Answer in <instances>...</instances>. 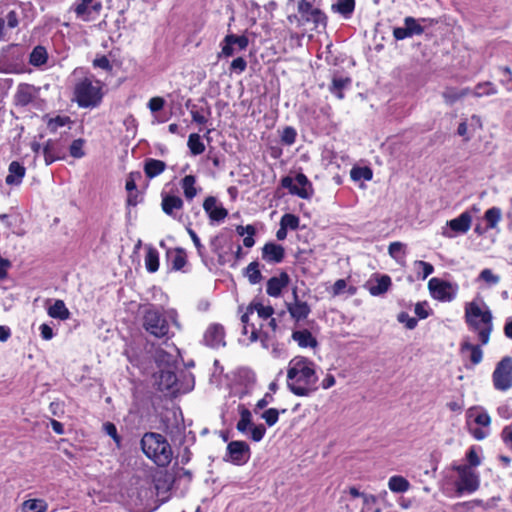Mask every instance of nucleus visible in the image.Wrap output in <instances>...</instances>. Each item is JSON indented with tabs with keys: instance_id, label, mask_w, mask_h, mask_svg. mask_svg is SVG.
Instances as JSON below:
<instances>
[{
	"instance_id": "obj_55",
	"label": "nucleus",
	"mask_w": 512,
	"mask_h": 512,
	"mask_svg": "<svg viewBox=\"0 0 512 512\" xmlns=\"http://www.w3.org/2000/svg\"><path fill=\"white\" fill-rule=\"evenodd\" d=\"M296 131L292 127H286L281 135V141L286 145H292L296 140Z\"/></svg>"
},
{
	"instance_id": "obj_33",
	"label": "nucleus",
	"mask_w": 512,
	"mask_h": 512,
	"mask_svg": "<svg viewBox=\"0 0 512 512\" xmlns=\"http://www.w3.org/2000/svg\"><path fill=\"white\" fill-rule=\"evenodd\" d=\"M195 184L196 178L193 175H186L181 180V187L186 199L192 200L197 195L198 189L196 188Z\"/></svg>"
},
{
	"instance_id": "obj_32",
	"label": "nucleus",
	"mask_w": 512,
	"mask_h": 512,
	"mask_svg": "<svg viewBox=\"0 0 512 512\" xmlns=\"http://www.w3.org/2000/svg\"><path fill=\"white\" fill-rule=\"evenodd\" d=\"M48 504L44 499H28L21 505V512H46Z\"/></svg>"
},
{
	"instance_id": "obj_54",
	"label": "nucleus",
	"mask_w": 512,
	"mask_h": 512,
	"mask_svg": "<svg viewBox=\"0 0 512 512\" xmlns=\"http://www.w3.org/2000/svg\"><path fill=\"white\" fill-rule=\"evenodd\" d=\"M70 122L69 117L67 116H57L55 118L49 119L47 122V127L50 131L55 132L59 127H62Z\"/></svg>"
},
{
	"instance_id": "obj_42",
	"label": "nucleus",
	"mask_w": 512,
	"mask_h": 512,
	"mask_svg": "<svg viewBox=\"0 0 512 512\" xmlns=\"http://www.w3.org/2000/svg\"><path fill=\"white\" fill-rule=\"evenodd\" d=\"M350 84L349 78L334 77L332 80L331 92L336 94L339 99L343 98L342 89Z\"/></svg>"
},
{
	"instance_id": "obj_2",
	"label": "nucleus",
	"mask_w": 512,
	"mask_h": 512,
	"mask_svg": "<svg viewBox=\"0 0 512 512\" xmlns=\"http://www.w3.org/2000/svg\"><path fill=\"white\" fill-rule=\"evenodd\" d=\"M492 320L491 310L483 301L473 300L465 304V321L469 329L478 335L481 345L489 343Z\"/></svg>"
},
{
	"instance_id": "obj_62",
	"label": "nucleus",
	"mask_w": 512,
	"mask_h": 512,
	"mask_svg": "<svg viewBox=\"0 0 512 512\" xmlns=\"http://www.w3.org/2000/svg\"><path fill=\"white\" fill-rule=\"evenodd\" d=\"M186 264L185 255L182 253V251H177L172 259V267L175 270H180L183 268Z\"/></svg>"
},
{
	"instance_id": "obj_30",
	"label": "nucleus",
	"mask_w": 512,
	"mask_h": 512,
	"mask_svg": "<svg viewBox=\"0 0 512 512\" xmlns=\"http://www.w3.org/2000/svg\"><path fill=\"white\" fill-rule=\"evenodd\" d=\"M467 417L473 419L476 424L482 427H488L491 423L489 414L477 407L470 408L467 412Z\"/></svg>"
},
{
	"instance_id": "obj_28",
	"label": "nucleus",
	"mask_w": 512,
	"mask_h": 512,
	"mask_svg": "<svg viewBox=\"0 0 512 512\" xmlns=\"http://www.w3.org/2000/svg\"><path fill=\"white\" fill-rule=\"evenodd\" d=\"M165 168V162L157 159H148L144 165V171L148 178H154L160 175Z\"/></svg>"
},
{
	"instance_id": "obj_40",
	"label": "nucleus",
	"mask_w": 512,
	"mask_h": 512,
	"mask_svg": "<svg viewBox=\"0 0 512 512\" xmlns=\"http://www.w3.org/2000/svg\"><path fill=\"white\" fill-rule=\"evenodd\" d=\"M190 113L194 122L198 124H205L208 121L210 110L208 107H201L198 109L196 106H193Z\"/></svg>"
},
{
	"instance_id": "obj_11",
	"label": "nucleus",
	"mask_w": 512,
	"mask_h": 512,
	"mask_svg": "<svg viewBox=\"0 0 512 512\" xmlns=\"http://www.w3.org/2000/svg\"><path fill=\"white\" fill-rule=\"evenodd\" d=\"M472 224V216L469 212L461 213L457 218L447 221L442 229V235L446 238H453L457 234H465L469 231Z\"/></svg>"
},
{
	"instance_id": "obj_8",
	"label": "nucleus",
	"mask_w": 512,
	"mask_h": 512,
	"mask_svg": "<svg viewBox=\"0 0 512 512\" xmlns=\"http://www.w3.org/2000/svg\"><path fill=\"white\" fill-rule=\"evenodd\" d=\"M282 186L289 190L291 194H295L303 199H309L313 195V188L308 178L299 173L295 178L284 177L282 179Z\"/></svg>"
},
{
	"instance_id": "obj_47",
	"label": "nucleus",
	"mask_w": 512,
	"mask_h": 512,
	"mask_svg": "<svg viewBox=\"0 0 512 512\" xmlns=\"http://www.w3.org/2000/svg\"><path fill=\"white\" fill-rule=\"evenodd\" d=\"M478 280L492 286L497 285L500 282V276L494 274L491 269H483L478 276Z\"/></svg>"
},
{
	"instance_id": "obj_52",
	"label": "nucleus",
	"mask_w": 512,
	"mask_h": 512,
	"mask_svg": "<svg viewBox=\"0 0 512 512\" xmlns=\"http://www.w3.org/2000/svg\"><path fill=\"white\" fill-rule=\"evenodd\" d=\"M280 224L287 229L296 230L299 226V218L294 214H284L281 218Z\"/></svg>"
},
{
	"instance_id": "obj_26",
	"label": "nucleus",
	"mask_w": 512,
	"mask_h": 512,
	"mask_svg": "<svg viewBox=\"0 0 512 512\" xmlns=\"http://www.w3.org/2000/svg\"><path fill=\"white\" fill-rule=\"evenodd\" d=\"M391 286V278L387 275H383L375 280V282H370L368 286V290L371 295L379 296L388 291Z\"/></svg>"
},
{
	"instance_id": "obj_24",
	"label": "nucleus",
	"mask_w": 512,
	"mask_h": 512,
	"mask_svg": "<svg viewBox=\"0 0 512 512\" xmlns=\"http://www.w3.org/2000/svg\"><path fill=\"white\" fill-rule=\"evenodd\" d=\"M26 169L17 161L10 163L8 168V175L6 176L5 182L8 185H19L25 176Z\"/></svg>"
},
{
	"instance_id": "obj_29",
	"label": "nucleus",
	"mask_w": 512,
	"mask_h": 512,
	"mask_svg": "<svg viewBox=\"0 0 512 512\" xmlns=\"http://www.w3.org/2000/svg\"><path fill=\"white\" fill-rule=\"evenodd\" d=\"M48 315L52 318L67 320L70 317V312L64 301L56 300L54 304L48 308Z\"/></svg>"
},
{
	"instance_id": "obj_12",
	"label": "nucleus",
	"mask_w": 512,
	"mask_h": 512,
	"mask_svg": "<svg viewBox=\"0 0 512 512\" xmlns=\"http://www.w3.org/2000/svg\"><path fill=\"white\" fill-rule=\"evenodd\" d=\"M102 4L99 0H78L72 6L76 17L82 21H91L99 15Z\"/></svg>"
},
{
	"instance_id": "obj_59",
	"label": "nucleus",
	"mask_w": 512,
	"mask_h": 512,
	"mask_svg": "<svg viewBox=\"0 0 512 512\" xmlns=\"http://www.w3.org/2000/svg\"><path fill=\"white\" fill-rule=\"evenodd\" d=\"M414 266L422 269L421 278L423 280L426 279L429 275H431L434 272V267L430 263L422 261V260L415 261Z\"/></svg>"
},
{
	"instance_id": "obj_53",
	"label": "nucleus",
	"mask_w": 512,
	"mask_h": 512,
	"mask_svg": "<svg viewBox=\"0 0 512 512\" xmlns=\"http://www.w3.org/2000/svg\"><path fill=\"white\" fill-rule=\"evenodd\" d=\"M261 418L265 420L268 426H273L279 419V411L275 408L267 409L261 414Z\"/></svg>"
},
{
	"instance_id": "obj_58",
	"label": "nucleus",
	"mask_w": 512,
	"mask_h": 512,
	"mask_svg": "<svg viewBox=\"0 0 512 512\" xmlns=\"http://www.w3.org/2000/svg\"><path fill=\"white\" fill-rule=\"evenodd\" d=\"M397 319L400 323L404 324L408 329H414L417 325V320L410 317L408 313L401 312L398 314Z\"/></svg>"
},
{
	"instance_id": "obj_46",
	"label": "nucleus",
	"mask_w": 512,
	"mask_h": 512,
	"mask_svg": "<svg viewBox=\"0 0 512 512\" xmlns=\"http://www.w3.org/2000/svg\"><path fill=\"white\" fill-rule=\"evenodd\" d=\"M177 381L176 375L170 371H163L160 374V389H170Z\"/></svg>"
},
{
	"instance_id": "obj_63",
	"label": "nucleus",
	"mask_w": 512,
	"mask_h": 512,
	"mask_svg": "<svg viewBox=\"0 0 512 512\" xmlns=\"http://www.w3.org/2000/svg\"><path fill=\"white\" fill-rule=\"evenodd\" d=\"M354 0H340L337 8L342 14H349L354 10Z\"/></svg>"
},
{
	"instance_id": "obj_25",
	"label": "nucleus",
	"mask_w": 512,
	"mask_h": 512,
	"mask_svg": "<svg viewBox=\"0 0 512 512\" xmlns=\"http://www.w3.org/2000/svg\"><path fill=\"white\" fill-rule=\"evenodd\" d=\"M288 282L289 276L286 273H281L279 277L270 278L267 282V294L272 297H278Z\"/></svg>"
},
{
	"instance_id": "obj_22",
	"label": "nucleus",
	"mask_w": 512,
	"mask_h": 512,
	"mask_svg": "<svg viewBox=\"0 0 512 512\" xmlns=\"http://www.w3.org/2000/svg\"><path fill=\"white\" fill-rule=\"evenodd\" d=\"M295 302L288 304L287 309L291 314L292 318L299 321L305 319L310 313V307L306 302L298 300L296 290L293 291Z\"/></svg>"
},
{
	"instance_id": "obj_1",
	"label": "nucleus",
	"mask_w": 512,
	"mask_h": 512,
	"mask_svg": "<svg viewBox=\"0 0 512 512\" xmlns=\"http://www.w3.org/2000/svg\"><path fill=\"white\" fill-rule=\"evenodd\" d=\"M318 376L313 361L296 356L290 360L287 369V386L297 396H309L317 390Z\"/></svg>"
},
{
	"instance_id": "obj_56",
	"label": "nucleus",
	"mask_w": 512,
	"mask_h": 512,
	"mask_svg": "<svg viewBox=\"0 0 512 512\" xmlns=\"http://www.w3.org/2000/svg\"><path fill=\"white\" fill-rule=\"evenodd\" d=\"M250 433V438L256 442L262 440V438L265 435L266 429L263 425H253L251 426L250 430L248 431Z\"/></svg>"
},
{
	"instance_id": "obj_18",
	"label": "nucleus",
	"mask_w": 512,
	"mask_h": 512,
	"mask_svg": "<svg viewBox=\"0 0 512 512\" xmlns=\"http://www.w3.org/2000/svg\"><path fill=\"white\" fill-rule=\"evenodd\" d=\"M203 209L211 221H222L228 215V211L213 196H209L204 200Z\"/></svg>"
},
{
	"instance_id": "obj_49",
	"label": "nucleus",
	"mask_w": 512,
	"mask_h": 512,
	"mask_svg": "<svg viewBox=\"0 0 512 512\" xmlns=\"http://www.w3.org/2000/svg\"><path fill=\"white\" fill-rule=\"evenodd\" d=\"M497 90L495 87L490 83H480L476 86L473 95L476 97H481L482 95H493L496 94Z\"/></svg>"
},
{
	"instance_id": "obj_16",
	"label": "nucleus",
	"mask_w": 512,
	"mask_h": 512,
	"mask_svg": "<svg viewBox=\"0 0 512 512\" xmlns=\"http://www.w3.org/2000/svg\"><path fill=\"white\" fill-rule=\"evenodd\" d=\"M39 89L33 85L23 83L20 84L14 95V103L17 106H27L37 97Z\"/></svg>"
},
{
	"instance_id": "obj_35",
	"label": "nucleus",
	"mask_w": 512,
	"mask_h": 512,
	"mask_svg": "<svg viewBox=\"0 0 512 512\" xmlns=\"http://www.w3.org/2000/svg\"><path fill=\"white\" fill-rule=\"evenodd\" d=\"M389 489L394 493H404L409 490L410 483L403 476H392L388 481Z\"/></svg>"
},
{
	"instance_id": "obj_36",
	"label": "nucleus",
	"mask_w": 512,
	"mask_h": 512,
	"mask_svg": "<svg viewBox=\"0 0 512 512\" xmlns=\"http://www.w3.org/2000/svg\"><path fill=\"white\" fill-rule=\"evenodd\" d=\"M145 266L146 269L154 273L159 268V253L153 247H148L145 255Z\"/></svg>"
},
{
	"instance_id": "obj_19",
	"label": "nucleus",
	"mask_w": 512,
	"mask_h": 512,
	"mask_svg": "<svg viewBox=\"0 0 512 512\" xmlns=\"http://www.w3.org/2000/svg\"><path fill=\"white\" fill-rule=\"evenodd\" d=\"M46 165H50L56 160L64 159L65 154L63 147L57 140H48L42 149Z\"/></svg>"
},
{
	"instance_id": "obj_15",
	"label": "nucleus",
	"mask_w": 512,
	"mask_h": 512,
	"mask_svg": "<svg viewBox=\"0 0 512 512\" xmlns=\"http://www.w3.org/2000/svg\"><path fill=\"white\" fill-rule=\"evenodd\" d=\"M482 120L477 115H472L469 119L461 121L457 128V134L468 142L477 130L482 129Z\"/></svg>"
},
{
	"instance_id": "obj_38",
	"label": "nucleus",
	"mask_w": 512,
	"mask_h": 512,
	"mask_svg": "<svg viewBox=\"0 0 512 512\" xmlns=\"http://www.w3.org/2000/svg\"><path fill=\"white\" fill-rule=\"evenodd\" d=\"M389 255L397 262H402L406 254V245L401 242H392L388 247Z\"/></svg>"
},
{
	"instance_id": "obj_45",
	"label": "nucleus",
	"mask_w": 512,
	"mask_h": 512,
	"mask_svg": "<svg viewBox=\"0 0 512 512\" xmlns=\"http://www.w3.org/2000/svg\"><path fill=\"white\" fill-rule=\"evenodd\" d=\"M253 425L250 411L243 410L241 412V418L237 423V429L242 433H247Z\"/></svg>"
},
{
	"instance_id": "obj_43",
	"label": "nucleus",
	"mask_w": 512,
	"mask_h": 512,
	"mask_svg": "<svg viewBox=\"0 0 512 512\" xmlns=\"http://www.w3.org/2000/svg\"><path fill=\"white\" fill-rule=\"evenodd\" d=\"M501 210L497 207H492L485 212V220L489 228H495L501 220Z\"/></svg>"
},
{
	"instance_id": "obj_39",
	"label": "nucleus",
	"mask_w": 512,
	"mask_h": 512,
	"mask_svg": "<svg viewBox=\"0 0 512 512\" xmlns=\"http://www.w3.org/2000/svg\"><path fill=\"white\" fill-rule=\"evenodd\" d=\"M187 144L193 155H199L205 151V145L202 143L200 136L196 133L189 136Z\"/></svg>"
},
{
	"instance_id": "obj_3",
	"label": "nucleus",
	"mask_w": 512,
	"mask_h": 512,
	"mask_svg": "<svg viewBox=\"0 0 512 512\" xmlns=\"http://www.w3.org/2000/svg\"><path fill=\"white\" fill-rule=\"evenodd\" d=\"M143 453L158 466H167L172 460V448L167 439L155 432H147L141 439Z\"/></svg>"
},
{
	"instance_id": "obj_21",
	"label": "nucleus",
	"mask_w": 512,
	"mask_h": 512,
	"mask_svg": "<svg viewBox=\"0 0 512 512\" xmlns=\"http://www.w3.org/2000/svg\"><path fill=\"white\" fill-rule=\"evenodd\" d=\"M183 200L175 195H164L162 197L161 207L164 213L177 218V213L183 208Z\"/></svg>"
},
{
	"instance_id": "obj_51",
	"label": "nucleus",
	"mask_w": 512,
	"mask_h": 512,
	"mask_svg": "<svg viewBox=\"0 0 512 512\" xmlns=\"http://www.w3.org/2000/svg\"><path fill=\"white\" fill-rule=\"evenodd\" d=\"M404 24L407 27L411 36L413 35H421L424 32L423 27L418 24L417 20L413 17H406L404 19Z\"/></svg>"
},
{
	"instance_id": "obj_61",
	"label": "nucleus",
	"mask_w": 512,
	"mask_h": 512,
	"mask_svg": "<svg viewBox=\"0 0 512 512\" xmlns=\"http://www.w3.org/2000/svg\"><path fill=\"white\" fill-rule=\"evenodd\" d=\"M247 67V62L244 58L238 57L231 62L230 69L236 73H242Z\"/></svg>"
},
{
	"instance_id": "obj_5",
	"label": "nucleus",
	"mask_w": 512,
	"mask_h": 512,
	"mask_svg": "<svg viewBox=\"0 0 512 512\" xmlns=\"http://www.w3.org/2000/svg\"><path fill=\"white\" fill-rule=\"evenodd\" d=\"M142 326L151 335L161 338L168 334L169 324L163 311L154 305H144L141 307Z\"/></svg>"
},
{
	"instance_id": "obj_60",
	"label": "nucleus",
	"mask_w": 512,
	"mask_h": 512,
	"mask_svg": "<svg viewBox=\"0 0 512 512\" xmlns=\"http://www.w3.org/2000/svg\"><path fill=\"white\" fill-rule=\"evenodd\" d=\"M351 177L354 180L363 178V179L369 181L372 179V171L369 168H362V169H358V170L353 169L351 171Z\"/></svg>"
},
{
	"instance_id": "obj_4",
	"label": "nucleus",
	"mask_w": 512,
	"mask_h": 512,
	"mask_svg": "<svg viewBox=\"0 0 512 512\" xmlns=\"http://www.w3.org/2000/svg\"><path fill=\"white\" fill-rule=\"evenodd\" d=\"M74 96L80 107H94L102 99V83L99 80L85 77L75 85Z\"/></svg>"
},
{
	"instance_id": "obj_44",
	"label": "nucleus",
	"mask_w": 512,
	"mask_h": 512,
	"mask_svg": "<svg viewBox=\"0 0 512 512\" xmlns=\"http://www.w3.org/2000/svg\"><path fill=\"white\" fill-rule=\"evenodd\" d=\"M246 276L251 284H257L261 281L262 275L257 262H251L246 268Z\"/></svg>"
},
{
	"instance_id": "obj_9",
	"label": "nucleus",
	"mask_w": 512,
	"mask_h": 512,
	"mask_svg": "<svg viewBox=\"0 0 512 512\" xmlns=\"http://www.w3.org/2000/svg\"><path fill=\"white\" fill-rule=\"evenodd\" d=\"M493 384L497 390L505 391L512 386V358H503L496 366L493 375Z\"/></svg>"
},
{
	"instance_id": "obj_37",
	"label": "nucleus",
	"mask_w": 512,
	"mask_h": 512,
	"mask_svg": "<svg viewBox=\"0 0 512 512\" xmlns=\"http://www.w3.org/2000/svg\"><path fill=\"white\" fill-rule=\"evenodd\" d=\"M461 350L462 352L466 350L470 351V360L474 365L479 364L482 361L483 352L479 345H474L465 341L462 343Z\"/></svg>"
},
{
	"instance_id": "obj_17",
	"label": "nucleus",
	"mask_w": 512,
	"mask_h": 512,
	"mask_svg": "<svg viewBox=\"0 0 512 512\" xmlns=\"http://www.w3.org/2000/svg\"><path fill=\"white\" fill-rule=\"evenodd\" d=\"M230 460L234 464H243L249 458V446L242 441H232L227 446Z\"/></svg>"
},
{
	"instance_id": "obj_27",
	"label": "nucleus",
	"mask_w": 512,
	"mask_h": 512,
	"mask_svg": "<svg viewBox=\"0 0 512 512\" xmlns=\"http://www.w3.org/2000/svg\"><path fill=\"white\" fill-rule=\"evenodd\" d=\"M292 338L298 343L300 347H316L317 341L308 330L295 331Z\"/></svg>"
},
{
	"instance_id": "obj_64",
	"label": "nucleus",
	"mask_w": 512,
	"mask_h": 512,
	"mask_svg": "<svg viewBox=\"0 0 512 512\" xmlns=\"http://www.w3.org/2000/svg\"><path fill=\"white\" fill-rule=\"evenodd\" d=\"M501 438L504 444L512 449V424L503 428Z\"/></svg>"
},
{
	"instance_id": "obj_57",
	"label": "nucleus",
	"mask_w": 512,
	"mask_h": 512,
	"mask_svg": "<svg viewBox=\"0 0 512 512\" xmlns=\"http://www.w3.org/2000/svg\"><path fill=\"white\" fill-rule=\"evenodd\" d=\"M103 430L105 431V433L107 435H109L110 437L113 438V440L115 441L117 446H120L121 439H120V437H119V435L117 433V428H116V426L113 423L106 422L103 425Z\"/></svg>"
},
{
	"instance_id": "obj_41",
	"label": "nucleus",
	"mask_w": 512,
	"mask_h": 512,
	"mask_svg": "<svg viewBox=\"0 0 512 512\" xmlns=\"http://www.w3.org/2000/svg\"><path fill=\"white\" fill-rule=\"evenodd\" d=\"M237 233L241 236H243L245 233L248 235L244 238L243 244L245 247L250 248L254 245V234H255V228L252 225L247 226H238L236 229Z\"/></svg>"
},
{
	"instance_id": "obj_50",
	"label": "nucleus",
	"mask_w": 512,
	"mask_h": 512,
	"mask_svg": "<svg viewBox=\"0 0 512 512\" xmlns=\"http://www.w3.org/2000/svg\"><path fill=\"white\" fill-rule=\"evenodd\" d=\"M84 143V140L80 138L74 140L69 147L70 155L74 158H82L85 155Z\"/></svg>"
},
{
	"instance_id": "obj_20",
	"label": "nucleus",
	"mask_w": 512,
	"mask_h": 512,
	"mask_svg": "<svg viewBox=\"0 0 512 512\" xmlns=\"http://www.w3.org/2000/svg\"><path fill=\"white\" fill-rule=\"evenodd\" d=\"M225 333L222 326L214 324L208 327L204 334V342L207 346L218 348L225 345Z\"/></svg>"
},
{
	"instance_id": "obj_13",
	"label": "nucleus",
	"mask_w": 512,
	"mask_h": 512,
	"mask_svg": "<svg viewBox=\"0 0 512 512\" xmlns=\"http://www.w3.org/2000/svg\"><path fill=\"white\" fill-rule=\"evenodd\" d=\"M249 44V40L246 36L241 35H235V34H228L225 36V38L222 41L221 44V51L218 54V58L221 57H231L233 56L236 51L245 50Z\"/></svg>"
},
{
	"instance_id": "obj_14",
	"label": "nucleus",
	"mask_w": 512,
	"mask_h": 512,
	"mask_svg": "<svg viewBox=\"0 0 512 512\" xmlns=\"http://www.w3.org/2000/svg\"><path fill=\"white\" fill-rule=\"evenodd\" d=\"M254 312H257L259 318L267 320V319H269L272 316L274 310H273V308L271 306H264L260 302H252L247 307L246 312L241 317V321L244 324V333L245 334L248 333L250 316Z\"/></svg>"
},
{
	"instance_id": "obj_10",
	"label": "nucleus",
	"mask_w": 512,
	"mask_h": 512,
	"mask_svg": "<svg viewBox=\"0 0 512 512\" xmlns=\"http://www.w3.org/2000/svg\"><path fill=\"white\" fill-rule=\"evenodd\" d=\"M298 13L300 15L299 22L301 24L312 23L315 28L322 25L326 26V16L320 9L314 7L313 4L307 0H302L298 4Z\"/></svg>"
},
{
	"instance_id": "obj_7",
	"label": "nucleus",
	"mask_w": 512,
	"mask_h": 512,
	"mask_svg": "<svg viewBox=\"0 0 512 512\" xmlns=\"http://www.w3.org/2000/svg\"><path fill=\"white\" fill-rule=\"evenodd\" d=\"M431 296L442 302L452 301L458 291V286L439 278H431L428 282Z\"/></svg>"
},
{
	"instance_id": "obj_23",
	"label": "nucleus",
	"mask_w": 512,
	"mask_h": 512,
	"mask_svg": "<svg viewBox=\"0 0 512 512\" xmlns=\"http://www.w3.org/2000/svg\"><path fill=\"white\" fill-rule=\"evenodd\" d=\"M262 257L268 262L279 263L284 258V248L275 243H267L262 249Z\"/></svg>"
},
{
	"instance_id": "obj_6",
	"label": "nucleus",
	"mask_w": 512,
	"mask_h": 512,
	"mask_svg": "<svg viewBox=\"0 0 512 512\" xmlns=\"http://www.w3.org/2000/svg\"><path fill=\"white\" fill-rule=\"evenodd\" d=\"M453 469L458 473L456 488L458 493H472L479 488V475L468 465H455Z\"/></svg>"
},
{
	"instance_id": "obj_34",
	"label": "nucleus",
	"mask_w": 512,
	"mask_h": 512,
	"mask_svg": "<svg viewBox=\"0 0 512 512\" xmlns=\"http://www.w3.org/2000/svg\"><path fill=\"white\" fill-rule=\"evenodd\" d=\"M48 59V53L45 47L43 46H36L29 57V63L35 67H39L44 65L47 62Z\"/></svg>"
},
{
	"instance_id": "obj_31",
	"label": "nucleus",
	"mask_w": 512,
	"mask_h": 512,
	"mask_svg": "<svg viewBox=\"0 0 512 512\" xmlns=\"http://www.w3.org/2000/svg\"><path fill=\"white\" fill-rule=\"evenodd\" d=\"M470 93L471 91L468 88L458 90L456 88L449 87L444 90L442 96L446 104L452 105Z\"/></svg>"
},
{
	"instance_id": "obj_48",
	"label": "nucleus",
	"mask_w": 512,
	"mask_h": 512,
	"mask_svg": "<svg viewBox=\"0 0 512 512\" xmlns=\"http://www.w3.org/2000/svg\"><path fill=\"white\" fill-rule=\"evenodd\" d=\"M363 507L361 512H381L380 508L375 507L377 499L374 495H362Z\"/></svg>"
}]
</instances>
